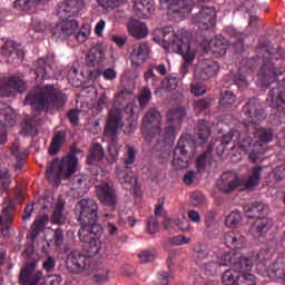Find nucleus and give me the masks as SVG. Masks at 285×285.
Segmentation results:
<instances>
[{"instance_id": "1", "label": "nucleus", "mask_w": 285, "mask_h": 285, "mask_svg": "<svg viewBox=\"0 0 285 285\" xmlns=\"http://www.w3.org/2000/svg\"><path fill=\"white\" fill-rule=\"evenodd\" d=\"M75 212L78 215L80 225L79 240L88 244L87 256L92 258L99 255L101 250L102 227L97 224L99 219V205L95 199L82 198L75 206Z\"/></svg>"}, {"instance_id": "2", "label": "nucleus", "mask_w": 285, "mask_h": 285, "mask_svg": "<svg viewBox=\"0 0 285 285\" xmlns=\"http://www.w3.org/2000/svg\"><path fill=\"white\" fill-rule=\"evenodd\" d=\"M151 40L161 46V48L166 50L170 48L174 52L183 56L185 62L180 66V75L185 77L196 59V49L191 47L190 38L184 35L178 36L174 28L168 26L156 28Z\"/></svg>"}, {"instance_id": "3", "label": "nucleus", "mask_w": 285, "mask_h": 285, "mask_svg": "<svg viewBox=\"0 0 285 285\" xmlns=\"http://www.w3.org/2000/svg\"><path fill=\"white\" fill-rule=\"evenodd\" d=\"M67 94L53 85H45L30 90L24 98V105L31 106L36 112H58L66 108Z\"/></svg>"}, {"instance_id": "4", "label": "nucleus", "mask_w": 285, "mask_h": 285, "mask_svg": "<svg viewBox=\"0 0 285 285\" xmlns=\"http://www.w3.org/2000/svg\"><path fill=\"white\" fill-rule=\"evenodd\" d=\"M269 257H271L269 250L266 248L261 249V252L253 255L252 258L244 257L239 253L228 252L226 254H223L222 265L232 266V269H236L238 273H242V272L250 271L254 264H256L258 275L269 278V276L264 275L262 273V268H259V265L264 264L266 271L271 269V265L269 267L266 266V263L268 262Z\"/></svg>"}, {"instance_id": "5", "label": "nucleus", "mask_w": 285, "mask_h": 285, "mask_svg": "<svg viewBox=\"0 0 285 285\" xmlns=\"http://www.w3.org/2000/svg\"><path fill=\"white\" fill-rule=\"evenodd\" d=\"M81 150L76 146L70 147L69 154L67 157H63L62 160L55 159L46 169V179H69L72 175L76 174L78 167V157Z\"/></svg>"}, {"instance_id": "6", "label": "nucleus", "mask_w": 285, "mask_h": 285, "mask_svg": "<svg viewBox=\"0 0 285 285\" xmlns=\"http://www.w3.org/2000/svg\"><path fill=\"white\" fill-rule=\"evenodd\" d=\"M125 122L121 119V110L120 109H111L110 115L108 117L106 127L104 129V132L111 137L110 144H108V154L110 157H108V164H115L117 159L119 158V144L117 142V131L120 128H124Z\"/></svg>"}, {"instance_id": "7", "label": "nucleus", "mask_w": 285, "mask_h": 285, "mask_svg": "<svg viewBox=\"0 0 285 285\" xmlns=\"http://www.w3.org/2000/svg\"><path fill=\"white\" fill-rule=\"evenodd\" d=\"M125 158H122V163L125 164V168L118 167L116 169V175L118 183L121 185L130 186V188H135L138 185V177L134 171V164L136 159V149L134 146H126Z\"/></svg>"}, {"instance_id": "8", "label": "nucleus", "mask_w": 285, "mask_h": 285, "mask_svg": "<svg viewBox=\"0 0 285 285\" xmlns=\"http://www.w3.org/2000/svg\"><path fill=\"white\" fill-rule=\"evenodd\" d=\"M257 77H258V80H261L263 87L268 88L271 85L276 82V86L272 87L271 90L279 89L282 91H285L284 90L285 71L278 73L275 70L273 60L271 59L263 60V65L258 69Z\"/></svg>"}, {"instance_id": "9", "label": "nucleus", "mask_w": 285, "mask_h": 285, "mask_svg": "<svg viewBox=\"0 0 285 285\" xmlns=\"http://www.w3.org/2000/svg\"><path fill=\"white\" fill-rule=\"evenodd\" d=\"M194 142L187 138L180 137L178 144L174 149V158L171 166L176 169H186L190 166V151L193 150Z\"/></svg>"}, {"instance_id": "10", "label": "nucleus", "mask_w": 285, "mask_h": 285, "mask_svg": "<svg viewBox=\"0 0 285 285\" xmlns=\"http://www.w3.org/2000/svg\"><path fill=\"white\" fill-rule=\"evenodd\" d=\"M253 136L257 139L256 142L252 140L250 150H248V158L252 163H256L262 155H264V144H268L273 141V130L271 128H257L253 131Z\"/></svg>"}, {"instance_id": "11", "label": "nucleus", "mask_w": 285, "mask_h": 285, "mask_svg": "<svg viewBox=\"0 0 285 285\" xmlns=\"http://www.w3.org/2000/svg\"><path fill=\"white\" fill-rule=\"evenodd\" d=\"M243 128L245 131L230 130L226 135L223 136L222 145L229 146L232 142L234 146H238L243 149V151L248 153L252 148V138L248 135L250 126L243 124Z\"/></svg>"}, {"instance_id": "12", "label": "nucleus", "mask_w": 285, "mask_h": 285, "mask_svg": "<svg viewBox=\"0 0 285 285\" xmlns=\"http://www.w3.org/2000/svg\"><path fill=\"white\" fill-rule=\"evenodd\" d=\"M140 130L142 135L149 138L160 135V112L156 108L147 110L145 117H142Z\"/></svg>"}, {"instance_id": "13", "label": "nucleus", "mask_w": 285, "mask_h": 285, "mask_svg": "<svg viewBox=\"0 0 285 285\" xmlns=\"http://www.w3.org/2000/svg\"><path fill=\"white\" fill-rule=\"evenodd\" d=\"M193 22L199 30H210L216 26V10L214 7L203 6Z\"/></svg>"}, {"instance_id": "14", "label": "nucleus", "mask_w": 285, "mask_h": 285, "mask_svg": "<svg viewBox=\"0 0 285 285\" xmlns=\"http://www.w3.org/2000/svg\"><path fill=\"white\" fill-rule=\"evenodd\" d=\"M78 28L77 20H70L65 18L62 21L56 23V26L51 29V39L55 41H62L67 38H70L76 33Z\"/></svg>"}, {"instance_id": "15", "label": "nucleus", "mask_w": 285, "mask_h": 285, "mask_svg": "<svg viewBox=\"0 0 285 285\" xmlns=\"http://www.w3.org/2000/svg\"><path fill=\"white\" fill-rule=\"evenodd\" d=\"M160 4H168V16L184 18L190 14L194 2L191 0H159Z\"/></svg>"}, {"instance_id": "16", "label": "nucleus", "mask_w": 285, "mask_h": 285, "mask_svg": "<svg viewBox=\"0 0 285 285\" xmlns=\"http://www.w3.org/2000/svg\"><path fill=\"white\" fill-rule=\"evenodd\" d=\"M217 72H219V63L216 60L204 59L199 60L197 68H195L194 78L209 81Z\"/></svg>"}, {"instance_id": "17", "label": "nucleus", "mask_w": 285, "mask_h": 285, "mask_svg": "<svg viewBox=\"0 0 285 285\" xmlns=\"http://www.w3.org/2000/svg\"><path fill=\"white\" fill-rule=\"evenodd\" d=\"M23 94L26 91V82L19 77L12 76L9 79H0V98L12 97L13 92Z\"/></svg>"}, {"instance_id": "18", "label": "nucleus", "mask_w": 285, "mask_h": 285, "mask_svg": "<svg viewBox=\"0 0 285 285\" xmlns=\"http://www.w3.org/2000/svg\"><path fill=\"white\" fill-rule=\"evenodd\" d=\"M14 125L16 118L13 109L9 105L0 102V145H4L8 140L4 127H13Z\"/></svg>"}, {"instance_id": "19", "label": "nucleus", "mask_w": 285, "mask_h": 285, "mask_svg": "<svg viewBox=\"0 0 285 285\" xmlns=\"http://www.w3.org/2000/svg\"><path fill=\"white\" fill-rule=\"evenodd\" d=\"M38 267V262L33 261L26 265L24 268L21 269L19 276L20 285H38L41 282L43 274L41 271H36Z\"/></svg>"}, {"instance_id": "20", "label": "nucleus", "mask_w": 285, "mask_h": 285, "mask_svg": "<svg viewBox=\"0 0 285 285\" xmlns=\"http://www.w3.org/2000/svg\"><path fill=\"white\" fill-rule=\"evenodd\" d=\"M83 6V0H65L58 4L56 16L59 18L77 17L80 14Z\"/></svg>"}, {"instance_id": "21", "label": "nucleus", "mask_w": 285, "mask_h": 285, "mask_svg": "<svg viewBox=\"0 0 285 285\" xmlns=\"http://www.w3.org/2000/svg\"><path fill=\"white\" fill-rule=\"evenodd\" d=\"M86 255H82L78 250H70L67 256V261L65 262V265L71 274L79 275L86 269Z\"/></svg>"}, {"instance_id": "22", "label": "nucleus", "mask_w": 285, "mask_h": 285, "mask_svg": "<svg viewBox=\"0 0 285 285\" xmlns=\"http://www.w3.org/2000/svg\"><path fill=\"white\" fill-rule=\"evenodd\" d=\"M243 112L248 118V124L258 125L264 119V112L262 111V106L258 99H248L245 107H243Z\"/></svg>"}, {"instance_id": "23", "label": "nucleus", "mask_w": 285, "mask_h": 285, "mask_svg": "<svg viewBox=\"0 0 285 285\" xmlns=\"http://www.w3.org/2000/svg\"><path fill=\"white\" fill-rule=\"evenodd\" d=\"M53 57H43L38 60L35 69V79L38 82H43L45 80L51 79Z\"/></svg>"}, {"instance_id": "24", "label": "nucleus", "mask_w": 285, "mask_h": 285, "mask_svg": "<svg viewBox=\"0 0 285 285\" xmlns=\"http://www.w3.org/2000/svg\"><path fill=\"white\" fill-rule=\"evenodd\" d=\"M96 193L101 204L107 205L108 207L116 206L117 204L116 191L112 187H110L108 183L102 181L96 185Z\"/></svg>"}, {"instance_id": "25", "label": "nucleus", "mask_w": 285, "mask_h": 285, "mask_svg": "<svg viewBox=\"0 0 285 285\" xmlns=\"http://www.w3.org/2000/svg\"><path fill=\"white\" fill-rule=\"evenodd\" d=\"M149 52L150 48L146 42H138L132 45L130 51V60L132 67L139 68L142 63H145V60L148 58Z\"/></svg>"}, {"instance_id": "26", "label": "nucleus", "mask_w": 285, "mask_h": 285, "mask_svg": "<svg viewBox=\"0 0 285 285\" xmlns=\"http://www.w3.org/2000/svg\"><path fill=\"white\" fill-rule=\"evenodd\" d=\"M266 101L276 112L285 114V90L279 88L269 89Z\"/></svg>"}, {"instance_id": "27", "label": "nucleus", "mask_w": 285, "mask_h": 285, "mask_svg": "<svg viewBox=\"0 0 285 285\" xmlns=\"http://www.w3.org/2000/svg\"><path fill=\"white\" fill-rule=\"evenodd\" d=\"M256 62H258V58H249L247 60H243V63H246L247 68L242 67L240 69H238V72L234 75V83H236V86H238L239 88L248 87L247 76L254 71V63Z\"/></svg>"}, {"instance_id": "28", "label": "nucleus", "mask_w": 285, "mask_h": 285, "mask_svg": "<svg viewBox=\"0 0 285 285\" xmlns=\"http://www.w3.org/2000/svg\"><path fill=\"white\" fill-rule=\"evenodd\" d=\"M262 269L263 275L269 276L273 279H285V257H278L274 263H272L271 268L266 269L264 263L258 265Z\"/></svg>"}, {"instance_id": "29", "label": "nucleus", "mask_w": 285, "mask_h": 285, "mask_svg": "<svg viewBox=\"0 0 285 285\" xmlns=\"http://www.w3.org/2000/svg\"><path fill=\"white\" fill-rule=\"evenodd\" d=\"M1 56L9 58L11 63H18L23 59V50L12 40H6L1 47Z\"/></svg>"}, {"instance_id": "30", "label": "nucleus", "mask_w": 285, "mask_h": 285, "mask_svg": "<svg viewBox=\"0 0 285 285\" xmlns=\"http://www.w3.org/2000/svg\"><path fill=\"white\" fill-rule=\"evenodd\" d=\"M218 189L222 193L229 194L239 187V178L233 171L223 173L222 178L217 183Z\"/></svg>"}, {"instance_id": "31", "label": "nucleus", "mask_w": 285, "mask_h": 285, "mask_svg": "<svg viewBox=\"0 0 285 285\" xmlns=\"http://www.w3.org/2000/svg\"><path fill=\"white\" fill-rule=\"evenodd\" d=\"M106 60V49L100 45L94 46L89 49L87 57H85V62L90 68L100 67Z\"/></svg>"}, {"instance_id": "32", "label": "nucleus", "mask_w": 285, "mask_h": 285, "mask_svg": "<svg viewBox=\"0 0 285 285\" xmlns=\"http://www.w3.org/2000/svg\"><path fill=\"white\" fill-rule=\"evenodd\" d=\"M267 210L268 207L259 202L243 205V212H245L247 219H262Z\"/></svg>"}, {"instance_id": "33", "label": "nucleus", "mask_w": 285, "mask_h": 285, "mask_svg": "<svg viewBox=\"0 0 285 285\" xmlns=\"http://www.w3.org/2000/svg\"><path fill=\"white\" fill-rule=\"evenodd\" d=\"M48 0H16L13 8L24 13H35L40 9Z\"/></svg>"}, {"instance_id": "34", "label": "nucleus", "mask_w": 285, "mask_h": 285, "mask_svg": "<svg viewBox=\"0 0 285 285\" xmlns=\"http://www.w3.org/2000/svg\"><path fill=\"white\" fill-rule=\"evenodd\" d=\"M127 30L132 38L141 40L149 35L148 27L140 20L130 19L127 24Z\"/></svg>"}, {"instance_id": "35", "label": "nucleus", "mask_w": 285, "mask_h": 285, "mask_svg": "<svg viewBox=\"0 0 285 285\" xmlns=\"http://www.w3.org/2000/svg\"><path fill=\"white\" fill-rule=\"evenodd\" d=\"M273 228V220L267 217L257 218L255 223H253L250 227V234L253 237H262Z\"/></svg>"}, {"instance_id": "36", "label": "nucleus", "mask_w": 285, "mask_h": 285, "mask_svg": "<svg viewBox=\"0 0 285 285\" xmlns=\"http://www.w3.org/2000/svg\"><path fill=\"white\" fill-rule=\"evenodd\" d=\"M273 228V220L267 217L257 218L255 223H253L250 227V234L253 237H262Z\"/></svg>"}, {"instance_id": "37", "label": "nucleus", "mask_w": 285, "mask_h": 285, "mask_svg": "<svg viewBox=\"0 0 285 285\" xmlns=\"http://www.w3.org/2000/svg\"><path fill=\"white\" fill-rule=\"evenodd\" d=\"M132 8L139 18L146 19L149 18L155 10L154 0H132Z\"/></svg>"}, {"instance_id": "38", "label": "nucleus", "mask_w": 285, "mask_h": 285, "mask_svg": "<svg viewBox=\"0 0 285 285\" xmlns=\"http://www.w3.org/2000/svg\"><path fill=\"white\" fill-rule=\"evenodd\" d=\"M97 170L89 171L88 174H83L82 176H75L73 186L75 189H88L90 185H96L99 181L97 178Z\"/></svg>"}, {"instance_id": "39", "label": "nucleus", "mask_w": 285, "mask_h": 285, "mask_svg": "<svg viewBox=\"0 0 285 285\" xmlns=\"http://www.w3.org/2000/svg\"><path fill=\"white\" fill-rule=\"evenodd\" d=\"M224 244L232 249H240L244 248L245 237L240 234V232H227L224 235Z\"/></svg>"}, {"instance_id": "40", "label": "nucleus", "mask_w": 285, "mask_h": 285, "mask_svg": "<svg viewBox=\"0 0 285 285\" xmlns=\"http://www.w3.org/2000/svg\"><path fill=\"white\" fill-rule=\"evenodd\" d=\"M105 158V149L99 142L94 144L89 148V153L87 155V164L89 166L98 165Z\"/></svg>"}, {"instance_id": "41", "label": "nucleus", "mask_w": 285, "mask_h": 285, "mask_svg": "<svg viewBox=\"0 0 285 285\" xmlns=\"http://www.w3.org/2000/svg\"><path fill=\"white\" fill-rule=\"evenodd\" d=\"M164 214V200L159 199L158 205L155 208V216H151L149 220H147V232L149 234H157L159 230V222L158 217Z\"/></svg>"}, {"instance_id": "42", "label": "nucleus", "mask_w": 285, "mask_h": 285, "mask_svg": "<svg viewBox=\"0 0 285 285\" xmlns=\"http://www.w3.org/2000/svg\"><path fill=\"white\" fill-rule=\"evenodd\" d=\"M194 258L195 263H197L198 265L205 263L206 261L214 259L213 252L208 248L206 244L195 246Z\"/></svg>"}, {"instance_id": "43", "label": "nucleus", "mask_w": 285, "mask_h": 285, "mask_svg": "<svg viewBox=\"0 0 285 285\" xmlns=\"http://www.w3.org/2000/svg\"><path fill=\"white\" fill-rule=\"evenodd\" d=\"M223 254L214 257L212 261L203 262L204 264V273L207 276H215L222 266H229V265H222L223 263Z\"/></svg>"}, {"instance_id": "44", "label": "nucleus", "mask_w": 285, "mask_h": 285, "mask_svg": "<svg viewBox=\"0 0 285 285\" xmlns=\"http://www.w3.org/2000/svg\"><path fill=\"white\" fill-rule=\"evenodd\" d=\"M14 205L9 204L2 208V216H0V227L2 230H9L13 223Z\"/></svg>"}, {"instance_id": "45", "label": "nucleus", "mask_w": 285, "mask_h": 285, "mask_svg": "<svg viewBox=\"0 0 285 285\" xmlns=\"http://www.w3.org/2000/svg\"><path fill=\"white\" fill-rule=\"evenodd\" d=\"M66 140V131H58L51 138L50 147H49V155L51 157L57 156V154L61 150V146Z\"/></svg>"}, {"instance_id": "46", "label": "nucleus", "mask_w": 285, "mask_h": 285, "mask_svg": "<svg viewBox=\"0 0 285 285\" xmlns=\"http://www.w3.org/2000/svg\"><path fill=\"white\" fill-rule=\"evenodd\" d=\"M66 206V203L62 202V199H59L56 203L53 214L51 215V223L56 225H63L66 224V216L63 215V208Z\"/></svg>"}, {"instance_id": "47", "label": "nucleus", "mask_w": 285, "mask_h": 285, "mask_svg": "<svg viewBox=\"0 0 285 285\" xmlns=\"http://www.w3.org/2000/svg\"><path fill=\"white\" fill-rule=\"evenodd\" d=\"M261 175H262V167L261 165H257L252 168L250 176L245 180V188L246 189H253L256 186L259 185L261 180Z\"/></svg>"}, {"instance_id": "48", "label": "nucleus", "mask_w": 285, "mask_h": 285, "mask_svg": "<svg viewBox=\"0 0 285 285\" xmlns=\"http://www.w3.org/2000/svg\"><path fill=\"white\" fill-rule=\"evenodd\" d=\"M185 117H186V109L184 108L169 109V112L166 116V119L168 124L179 126L181 125V121Z\"/></svg>"}, {"instance_id": "49", "label": "nucleus", "mask_w": 285, "mask_h": 285, "mask_svg": "<svg viewBox=\"0 0 285 285\" xmlns=\"http://www.w3.org/2000/svg\"><path fill=\"white\" fill-rule=\"evenodd\" d=\"M229 43L236 48L235 52L240 53L244 51V40L243 35L237 32L235 29H232L229 32Z\"/></svg>"}, {"instance_id": "50", "label": "nucleus", "mask_w": 285, "mask_h": 285, "mask_svg": "<svg viewBox=\"0 0 285 285\" xmlns=\"http://www.w3.org/2000/svg\"><path fill=\"white\" fill-rule=\"evenodd\" d=\"M196 135L200 142H206L208 137H210V127H208V121L206 120H198Z\"/></svg>"}, {"instance_id": "51", "label": "nucleus", "mask_w": 285, "mask_h": 285, "mask_svg": "<svg viewBox=\"0 0 285 285\" xmlns=\"http://www.w3.org/2000/svg\"><path fill=\"white\" fill-rule=\"evenodd\" d=\"M240 277V272L233 268H228L226 272H224L222 276V282L224 285H235Z\"/></svg>"}, {"instance_id": "52", "label": "nucleus", "mask_w": 285, "mask_h": 285, "mask_svg": "<svg viewBox=\"0 0 285 285\" xmlns=\"http://www.w3.org/2000/svg\"><path fill=\"white\" fill-rule=\"evenodd\" d=\"M209 48H214L213 52L218 55H225L226 48H225V38L223 36H218L216 38H213L208 42Z\"/></svg>"}, {"instance_id": "53", "label": "nucleus", "mask_w": 285, "mask_h": 285, "mask_svg": "<svg viewBox=\"0 0 285 285\" xmlns=\"http://www.w3.org/2000/svg\"><path fill=\"white\" fill-rule=\"evenodd\" d=\"M213 154V148L208 147L207 150L204 151V154H200L199 157H197L196 166L198 173L203 171L206 168V165L210 163Z\"/></svg>"}, {"instance_id": "54", "label": "nucleus", "mask_w": 285, "mask_h": 285, "mask_svg": "<svg viewBox=\"0 0 285 285\" xmlns=\"http://www.w3.org/2000/svg\"><path fill=\"white\" fill-rule=\"evenodd\" d=\"M235 104V95L230 90H223L219 106L224 109H229Z\"/></svg>"}, {"instance_id": "55", "label": "nucleus", "mask_w": 285, "mask_h": 285, "mask_svg": "<svg viewBox=\"0 0 285 285\" xmlns=\"http://www.w3.org/2000/svg\"><path fill=\"white\" fill-rule=\"evenodd\" d=\"M240 223H242V214H240V212L233 210L226 217V226L228 228H232V229L236 228L237 226L240 225Z\"/></svg>"}, {"instance_id": "56", "label": "nucleus", "mask_w": 285, "mask_h": 285, "mask_svg": "<svg viewBox=\"0 0 285 285\" xmlns=\"http://www.w3.org/2000/svg\"><path fill=\"white\" fill-rule=\"evenodd\" d=\"M37 134H38V127L33 120L27 119L22 121L21 135L30 136V135H37Z\"/></svg>"}, {"instance_id": "57", "label": "nucleus", "mask_w": 285, "mask_h": 285, "mask_svg": "<svg viewBox=\"0 0 285 285\" xmlns=\"http://www.w3.org/2000/svg\"><path fill=\"white\" fill-rule=\"evenodd\" d=\"M178 83H179V77L175 73L168 76V78L161 81V86L165 88V90H168V91H173L177 89Z\"/></svg>"}, {"instance_id": "58", "label": "nucleus", "mask_w": 285, "mask_h": 285, "mask_svg": "<svg viewBox=\"0 0 285 285\" xmlns=\"http://www.w3.org/2000/svg\"><path fill=\"white\" fill-rule=\"evenodd\" d=\"M151 99L153 92L148 88L142 89L138 97L140 108L145 109Z\"/></svg>"}, {"instance_id": "59", "label": "nucleus", "mask_w": 285, "mask_h": 285, "mask_svg": "<svg viewBox=\"0 0 285 285\" xmlns=\"http://www.w3.org/2000/svg\"><path fill=\"white\" fill-rule=\"evenodd\" d=\"M156 257L157 252L155 249H142L139 254V258L142 264L153 263Z\"/></svg>"}, {"instance_id": "60", "label": "nucleus", "mask_w": 285, "mask_h": 285, "mask_svg": "<svg viewBox=\"0 0 285 285\" xmlns=\"http://www.w3.org/2000/svg\"><path fill=\"white\" fill-rule=\"evenodd\" d=\"M97 2L101 8L108 10L118 8L120 4L125 3L126 0H97Z\"/></svg>"}, {"instance_id": "61", "label": "nucleus", "mask_w": 285, "mask_h": 285, "mask_svg": "<svg viewBox=\"0 0 285 285\" xmlns=\"http://www.w3.org/2000/svg\"><path fill=\"white\" fill-rule=\"evenodd\" d=\"M232 285H256V277L249 273L242 275L235 284Z\"/></svg>"}, {"instance_id": "62", "label": "nucleus", "mask_w": 285, "mask_h": 285, "mask_svg": "<svg viewBox=\"0 0 285 285\" xmlns=\"http://www.w3.org/2000/svg\"><path fill=\"white\" fill-rule=\"evenodd\" d=\"M43 225H45V222L42 219L35 220L33 225L31 226V233H30V237L32 242L37 239L39 233H41L42 230Z\"/></svg>"}, {"instance_id": "63", "label": "nucleus", "mask_w": 285, "mask_h": 285, "mask_svg": "<svg viewBox=\"0 0 285 285\" xmlns=\"http://www.w3.org/2000/svg\"><path fill=\"white\" fill-rule=\"evenodd\" d=\"M190 94L195 97H202L206 94V86L203 82L190 83Z\"/></svg>"}, {"instance_id": "64", "label": "nucleus", "mask_w": 285, "mask_h": 285, "mask_svg": "<svg viewBox=\"0 0 285 285\" xmlns=\"http://www.w3.org/2000/svg\"><path fill=\"white\" fill-rule=\"evenodd\" d=\"M285 176V166H278L269 173V177L275 181H282Z\"/></svg>"}]
</instances>
